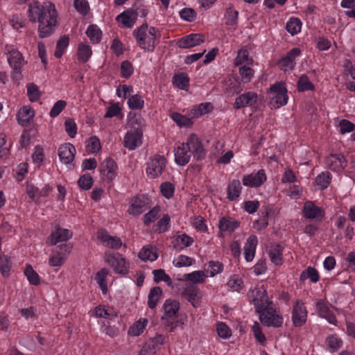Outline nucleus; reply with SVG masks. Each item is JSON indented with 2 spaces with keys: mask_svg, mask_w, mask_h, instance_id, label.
Wrapping results in <instances>:
<instances>
[{
  "mask_svg": "<svg viewBox=\"0 0 355 355\" xmlns=\"http://www.w3.org/2000/svg\"><path fill=\"white\" fill-rule=\"evenodd\" d=\"M72 232L67 229L58 228L48 237L46 243L51 246L58 242L67 241L72 237Z\"/></svg>",
  "mask_w": 355,
  "mask_h": 355,
  "instance_id": "nucleus-13",
  "label": "nucleus"
},
{
  "mask_svg": "<svg viewBox=\"0 0 355 355\" xmlns=\"http://www.w3.org/2000/svg\"><path fill=\"white\" fill-rule=\"evenodd\" d=\"M138 13L133 8H130L119 14L116 20L121 22L124 27L132 28L136 22Z\"/></svg>",
  "mask_w": 355,
  "mask_h": 355,
  "instance_id": "nucleus-20",
  "label": "nucleus"
},
{
  "mask_svg": "<svg viewBox=\"0 0 355 355\" xmlns=\"http://www.w3.org/2000/svg\"><path fill=\"white\" fill-rule=\"evenodd\" d=\"M12 263L10 261V258L3 255L1 257L0 259V270L3 277H8L9 275V272L11 269Z\"/></svg>",
  "mask_w": 355,
  "mask_h": 355,
  "instance_id": "nucleus-55",
  "label": "nucleus"
},
{
  "mask_svg": "<svg viewBox=\"0 0 355 355\" xmlns=\"http://www.w3.org/2000/svg\"><path fill=\"white\" fill-rule=\"evenodd\" d=\"M193 243V239L186 234L179 235L175 240L174 246L180 250L190 246Z\"/></svg>",
  "mask_w": 355,
  "mask_h": 355,
  "instance_id": "nucleus-39",
  "label": "nucleus"
},
{
  "mask_svg": "<svg viewBox=\"0 0 355 355\" xmlns=\"http://www.w3.org/2000/svg\"><path fill=\"white\" fill-rule=\"evenodd\" d=\"M166 164V159L163 155H155L150 158L146 169L148 177L153 179L162 175Z\"/></svg>",
  "mask_w": 355,
  "mask_h": 355,
  "instance_id": "nucleus-5",
  "label": "nucleus"
},
{
  "mask_svg": "<svg viewBox=\"0 0 355 355\" xmlns=\"http://www.w3.org/2000/svg\"><path fill=\"white\" fill-rule=\"evenodd\" d=\"M241 189L240 181L239 180H233L228 184L227 198L231 201L236 199L240 196Z\"/></svg>",
  "mask_w": 355,
  "mask_h": 355,
  "instance_id": "nucleus-34",
  "label": "nucleus"
},
{
  "mask_svg": "<svg viewBox=\"0 0 355 355\" xmlns=\"http://www.w3.org/2000/svg\"><path fill=\"white\" fill-rule=\"evenodd\" d=\"M257 313L259 314L260 321L265 326L276 328L282 326V317L276 314V311L272 307L264 309L263 311H259Z\"/></svg>",
  "mask_w": 355,
  "mask_h": 355,
  "instance_id": "nucleus-6",
  "label": "nucleus"
},
{
  "mask_svg": "<svg viewBox=\"0 0 355 355\" xmlns=\"http://www.w3.org/2000/svg\"><path fill=\"white\" fill-rule=\"evenodd\" d=\"M128 105L131 110H141L144 106V101L139 94H135L129 98Z\"/></svg>",
  "mask_w": 355,
  "mask_h": 355,
  "instance_id": "nucleus-53",
  "label": "nucleus"
},
{
  "mask_svg": "<svg viewBox=\"0 0 355 355\" xmlns=\"http://www.w3.org/2000/svg\"><path fill=\"white\" fill-rule=\"evenodd\" d=\"M266 180V175L263 169L259 170L257 173L245 175L243 177L242 182L244 186L250 187H260Z\"/></svg>",
  "mask_w": 355,
  "mask_h": 355,
  "instance_id": "nucleus-11",
  "label": "nucleus"
},
{
  "mask_svg": "<svg viewBox=\"0 0 355 355\" xmlns=\"http://www.w3.org/2000/svg\"><path fill=\"white\" fill-rule=\"evenodd\" d=\"M199 288L194 284H191L184 288L182 295L193 307H196L198 303Z\"/></svg>",
  "mask_w": 355,
  "mask_h": 355,
  "instance_id": "nucleus-27",
  "label": "nucleus"
},
{
  "mask_svg": "<svg viewBox=\"0 0 355 355\" xmlns=\"http://www.w3.org/2000/svg\"><path fill=\"white\" fill-rule=\"evenodd\" d=\"M270 261L275 265H282L283 262L282 248L280 245L272 243L267 247Z\"/></svg>",
  "mask_w": 355,
  "mask_h": 355,
  "instance_id": "nucleus-25",
  "label": "nucleus"
},
{
  "mask_svg": "<svg viewBox=\"0 0 355 355\" xmlns=\"http://www.w3.org/2000/svg\"><path fill=\"white\" fill-rule=\"evenodd\" d=\"M257 243V237L255 235H250L244 247L245 259L247 261H251L253 259Z\"/></svg>",
  "mask_w": 355,
  "mask_h": 355,
  "instance_id": "nucleus-28",
  "label": "nucleus"
},
{
  "mask_svg": "<svg viewBox=\"0 0 355 355\" xmlns=\"http://www.w3.org/2000/svg\"><path fill=\"white\" fill-rule=\"evenodd\" d=\"M146 209V201L145 198L144 196H136L132 199L128 211L130 214L137 216Z\"/></svg>",
  "mask_w": 355,
  "mask_h": 355,
  "instance_id": "nucleus-22",
  "label": "nucleus"
},
{
  "mask_svg": "<svg viewBox=\"0 0 355 355\" xmlns=\"http://www.w3.org/2000/svg\"><path fill=\"white\" fill-rule=\"evenodd\" d=\"M130 121L134 130L137 132L142 130L143 127L145 125L144 119L140 115H137L135 113L132 114Z\"/></svg>",
  "mask_w": 355,
  "mask_h": 355,
  "instance_id": "nucleus-59",
  "label": "nucleus"
},
{
  "mask_svg": "<svg viewBox=\"0 0 355 355\" xmlns=\"http://www.w3.org/2000/svg\"><path fill=\"white\" fill-rule=\"evenodd\" d=\"M78 60L83 63L87 62L92 55V49L88 44H80L78 48Z\"/></svg>",
  "mask_w": 355,
  "mask_h": 355,
  "instance_id": "nucleus-36",
  "label": "nucleus"
},
{
  "mask_svg": "<svg viewBox=\"0 0 355 355\" xmlns=\"http://www.w3.org/2000/svg\"><path fill=\"white\" fill-rule=\"evenodd\" d=\"M239 12L234 9L232 4H229L226 8V24L234 26L237 24Z\"/></svg>",
  "mask_w": 355,
  "mask_h": 355,
  "instance_id": "nucleus-47",
  "label": "nucleus"
},
{
  "mask_svg": "<svg viewBox=\"0 0 355 355\" xmlns=\"http://www.w3.org/2000/svg\"><path fill=\"white\" fill-rule=\"evenodd\" d=\"M65 131L68 135L73 138L77 133L76 123L73 119H67L64 122Z\"/></svg>",
  "mask_w": 355,
  "mask_h": 355,
  "instance_id": "nucleus-61",
  "label": "nucleus"
},
{
  "mask_svg": "<svg viewBox=\"0 0 355 355\" xmlns=\"http://www.w3.org/2000/svg\"><path fill=\"white\" fill-rule=\"evenodd\" d=\"M205 39L204 35L192 33L179 39L177 46L181 49H189L203 43Z\"/></svg>",
  "mask_w": 355,
  "mask_h": 355,
  "instance_id": "nucleus-9",
  "label": "nucleus"
},
{
  "mask_svg": "<svg viewBox=\"0 0 355 355\" xmlns=\"http://www.w3.org/2000/svg\"><path fill=\"white\" fill-rule=\"evenodd\" d=\"M8 62L13 69H21L24 64L22 54L16 49H12L8 53Z\"/></svg>",
  "mask_w": 355,
  "mask_h": 355,
  "instance_id": "nucleus-30",
  "label": "nucleus"
},
{
  "mask_svg": "<svg viewBox=\"0 0 355 355\" xmlns=\"http://www.w3.org/2000/svg\"><path fill=\"white\" fill-rule=\"evenodd\" d=\"M69 42V37L67 35L62 37L56 44V49L55 51V56L57 58H60L64 53L65 49L68 46Z\"/></svg>",
  "mask_w": 355,
  "mask_h": 355,
  "instance_id": "nucleus-49",
  "label": "nucleus"
},
{
  "mask_svg": "<svg viewBox=\"0 0 355 355\" xmlns=\"http://www.w3.org/2000/svg\"><path fill=\"white\" fill-rule=\"evenodd\" d=\"M300 278L301 281L310 279L311 282L315 283L319 280V275L315 268L309 266L301 273Z\"/></svg>",
  "mask_w": 355,
  "mask_h": 355,
  "instance_id": "nucleus-41",
  "label": "nucleus"
},
{
  "mask_svg": "<svg viewBox=\"0 0 355 355\" xmlns=\"http://www.w3.org/2000/svg\"><path fill=\"white\" fill-rule=\"evenodd\" d=\"M256 306V311H263L264 309L271 307L272 302L268 300L267 291L266 289L259 290L257 292L256 297L253 299Z\"/></svg>",
  "mask_w": 355,
  "mask_h": 355,
  "instance_id": "nucleus-24",
  "label": "nucleus"
},
{
  "mask_svg": "<svg viewBox=\"0 0 355 355\" xmlns=\"http://www.w3.org/2000/svg\"><path fill=\"white\" fill-rule=\"evenodd\" d=\"M297 86L299 92L313 91L315 89L314 85L309 80L306 75H303L299 78Z\"/></svg>",
  "mask_w": 355,
  "mask_h": 355,
  "instance_id": "nucleus-50",
  "label": "nucleus"
},
{
  "mask_svg": "<svg viewBox=\"0 0 355 355\" xmlns=\"http://www.w3.org/2000/svg\"><path fill=\"white\" fill-rule=\"evenodd\" d=\"M92 177L89 173L81 175L78 180V186L84 190H89L92 187Z\"/></svg>",
  "mask_w": 355,
  "mask_h": 355,
  "instance_id": "nucleus-57",
  "label": "nucleus"
},
{
  "mask_svg": "<svg viewBox=\"0 0 355 355\" xmlns=\"http://www.w3.org/2000/svg\"><path fill=\"white\" fill-rule=\"evenodd\" d=\"M239 226L238 221H232L223 217L219 221V229L220 231H230L233 232Z\"/></svg>",
  "mask_w": 355,
  "mask_h": 355,
  "instance_id": "nucleus-42",
  "label": "nucleus"
},
{
  "mask_svg": "<svg viewBox=\"0 0 355 355\" xmlns=\"http://www.w3.org/2000/svg\"><path fill=\"white\" fill-rule=\"evenodd\" d=\"M186 146L189 147L191 154L193 155V158L200 161L205 157L206 152L203 148V145L196 134H191L185 143Z\"/></svg>",
  "mask_w": 355,
  "mask_h": 355,
  "instance_id": "nucleus-7",
  "label": "nucleus"
},
{
  "mask_svg": "<svg viewBox=\"0 0 355 355\" xmlns=\"http://www.w3.org/2000/svg\"><path fill=\"white\" fill-rule=\"evenodd\" d=\"M171 118L180 127H189L193 124L191 119L178 112L172 113Z\"/></svg>",
  "mask_w": 355,
  "mask_h": 355,
  "instance_id": "nucleus-48",
  "label": "nucleus"
},
{
  "mask_svg": "<svg viewBox=\"0 0 355 355\" xmlns=\"http://www.w3.org/2000/svg\"><path fill=\"white\" fill-rule=\"evenodd\" d=\"M307 311L304 303L297 300L293 306L292 312V320L295 327H301L306 323Z\"/></svg>",
  "mask_w": 355,
  "mask_h": 355,
  "instance_id": "nucleus-8",
  "label": "nucleus"
},
{
  "mask_svg": "<svg viewBox=\"0 0 355 355\" xmlns=\"http://www.w3.org/2000/svg\"><path fill=\"white\" fill-rule=\"evenodd\" d=\"M180 17L187 21H193L196 18V12L193 8H185L180 11Z\"/></svg>",
  "mask_w": 355,
  "mask_h": 355,
  "instance_id": "nucleus-60",
  "label": "nucleus"
},
{
  "mask_svg": "<svg viewBox=\"0 0 355 355\" xmlns=\"http://www.w3.org/2000/svg\"><path fill=\"white\" fill-rule=\"evenodd\" d=\"M160 211V207L157 205L154 207L150 211L144 215V223L145 225H148L157 218L158 213Z\"/></svg>",
  "mask_w": 355,
  "mask_h": 355,
  "instance_id": "nucleus-62",
  "label": "nucleus"
},
{
  "mask_svg": "<svg viewBox=\"0 0 355 355\" xmlns=\"http://www.w3.org/2000/svg\"><path fill=\"white\" fill-rule=\"evenodd\" d=\"M148 26L145 21L141 26L133 31V36L135 37L137 43L140 48L146 51L153 52L157 44V38L150 36L147 38V30Z\"/></svg>",
  "mask_w": 355,
  "mask_h": 355,
  "instance_id": "nucleus-2",
  "label": "nucleus"
},
{
  "mask_svg": "<svg viewBox=\"0 0 355 355\" xmlns=\"http://www.w3.org/2000/svg\"><path fill=\"white\" fill-rule=\"evenodd\" d=\"M191 155L189 147L187 146L184 143L175 148V161L180 166L186 165L189 162Z\"/></svg>",
  "mask_w": 355,
  "mask_h": 355,
  "instance_id": "nucleus-21",
  "label": "nucleus"
},
{
  "mask_svg": "<svg viewBox=\"0 0 355 355\" xmlns=\"http://www.w3.org/2000/svg\"><path fill=\"white\" fill-rule=\"evenodd\" d=\"M302 22L298 18L292 17L286 23V28L287 31L291 35H294L299 33L301 30Z\"/></svg>",
  "mask_w": 355,
  "mask_h": 355,
  "instance_id": "nucleus-40",
  "label": "nucleus"
},
{
  "mask_svg": "<svg viewBox=\"0 0 355 355\" xmlns=\"http://www.w3.org/2000/svg\"><path fill=\"white\" fill-rule=\"evenodd\" d=\"M272 212V208L269 206L265 207L264 211H262L261 216L254 223L257 224V229L258 230H261L266 228L268 225V218L269 214Z\"/></svg>",
  "mask_w": 355,
  "mask_h": 355,
  "instance_id": "nucleus-43",
  "label": "nucleus"
},
{
  "mask_svg": "<svg viewBox=\"0 0 355 355\" xmlns=\"http://www.w3.org/2000/svg\"><path fill=\"white\" fill-rule=\"evenodd\" d=\"M162 293L163 291L159 286H155L150 290L148 295V306L149 309H153L156 307Z\"/></svg>",
  "mask_w": 355,
  "mask_h": 355,
  "instance_id": "nucleus-32",
  "label": "nucleus"
},
{
  "mask_svg": "<svg viewBox=\"0 0 355 355\" xmlns=\"http://www.w3.org/2000/svg\"><path fill=\"white\" fill-rule=\"evenodd\" d=\"M67 103L66 101L63 100H59L51 108L49 115L51 117L54 118L58 116L61 112L64 110V108L66 107Z\"/></svg>",
  "mask_w": 355,
  "mask_h": 355,
  "instance_id": "nucleus-63",
  "label": "nucleus"
},
{
  "mask_svg": "<svg viewBox=\"0 0 355 355\" xmlns=\"http://www.w3.org/2000/svg\"><path fill=\"white\" fill-rule=\"evenodd\" d=\"M331 180V175L329 172H322L316 177L315 182L321 189L324 190L329 187Z\"/></svg>",
  "mask_w": 355,
  "mask_h": 355,
  "instance_id": "nucleus-51",
  "label": "nucleus"
},
{
  "mask_svg": "<svg viewBox=\"0 0 355 355\" xmlns=\"http://www.w3.org/2000/svg\"><path fill=\"white\" fill-rule=\"evenodd\" d=\"M257 101V94L254 92H247L239 96L234 103V108L239 110L245 107L251 106Z\"/></svg>",
  "mask_w": 355,
  "mask_h": 355,
  "instance_id": "nucleus-17",
  "label": "nucleus"
},
{
  "mask_svg": "<svg viewBox=\"0 0 355 355\" xmlns=\"http://www.w3.org/2000/svg\"><path fill=\"white\" fill-rule=\"evenodd\" d=\"M347 160L342 154L331 153L326 159L327 167L334 171H340L347 166Z\"/></svg>",
  "mask_w": 355,
  "mask_h": 355,
  "instance_id": "nucleus-12",
  "label": "nucleus"
},
{
  "mask_svg": "<svg viewBox=\"0 0 355 355\" xmlns=\"http://www.w3.org/2000/svg\"><path fill=\"white\" fill-rule=\"evenodd\" d=\"M86 143V150L89 153H97L101 148L100 140L96 136L89 137Z\"/></svg>",
  "mask_w": 355,
  "mask_h": 355,
  "instance_id": "nucleus-44",
  "label": "nucleus"
},
{
  "mask_svg": "<svg viewBox=\"0 0 355 355\" xmlns=\"http://www.w3.org/2000/svg\"><path fill=\"white\" fill-rule=\"evenodd\" d=\"M172 82L175 87L180 89L187 90L189 87V78L186 73H175Z\"/></svg>",
  "mask_w": 355,
  "mask_h": 355,
  "instance_id": "nucleus-31",
  "label": "nucleus"
},
{
  "mask_svg": "<svg viewBox=\"0 0 355 355\" xmlns=\"http://www.w3.org/2000/svg\"><path fill=\"white\" fill-rule=\"evenodd\" d=\"M28 19L32 23L38 22V35L40 38L50 37L55 31L58 12L55 5L51 2L30 3L28 10Z\"/></svg>",
  "mask_w": 355,
  "mask_h": 355,
  "instance_id": "nucleus-1",
  "label": "nucleus"
},
{
  "mask_svg": "<svg viewBox=\"0 0 355 355\" xmlns=\"http://www.w3.org/2000/svg\"><path fill=\"white\" fill-rule=\"evenodd\" d=\"M147 324V319H140L130 327L128 330V334L135 336H139L144 331V329L146 328Z\"/></svg>",
  "mask_w": 355,
  "mask_h": 355,
  "instance_id": "nucleus-38",
  "label": "nucleus"
},
{
  "mask_svg": "<svg viewBox=\"0 0 355 355\" xmlns=\"http://www.w3.org/2000/svg\"><path fill=\"white\" fill-rule=\"evenodd\" d=\"M223 268V265L222 263L219 261H210L207 263V267L205 268L207 274L210 277H214V275L220 273Z\"/></svg>",
  "mask_w": 355,
  "mask_h": 355,
  "instance_id": "nucleus-45",
  "label": "nucleus"
},
{
  "mask_svg": "<svg viewBox=\"0 0 355 355\" xmlns=\"http://www.w3.org/2000/svg\"><path fill=\"white\" fill-rule=\"evenodd\" d=\"M270 92L274 94V96L271 98L270 101L271 108H279L287 103V90L283 83H277L272 85L270 88Z\"/></svg>",
  "mask_w": 355,
  "mask_h": 355,
  "instance_id": "nucleus-4",
  "label": "nucleus"
},
{
  "mask_svg": "<svg viewBox=\"0 0 355 355\" xmlns=\"http://www.w3.org/2000/svg\"><path fill=\"white\" fill-rule=\"evenodd\" d=\"M138 256L142 261L149 260L150 261H155L158 257L156 248L153 245L143 247Z\"/></svg>",
  "mask_w": 355,
  "mask_h": 355,
  "instance_id": "nucleus-33",
  "label": "nucleus"
},
{
  "mask_svg": "<svg viewBox=\"0 0 355 355\" xmlns=\"http://www.w3.org/2000/svg\"><path fill=\"white\" fill-rule=\"evenodd\" d=\"M27 93L32 102L37 101L41 96L38 87L34 83L27 85Z\"/></svg>",
  "mask_w": 355,
  "mask_h": 355,
  "instance_id": "nucleus-56",
  "label": "nucleus"
},
{
  "mask_svg": "<svg viewBox=\"0 0 355 355\" xmlns=\"http://www.w3.org/2000/svg\"><path fill=\"white\" fill-rule=\"evenodd\" d=\"M117 169L116 163L112 158H107L101 164L100 171L105 180L112 181L115 177Z\"/></svg>",
  "mask_w": 355,
  "mask_h": 355,
  "instance_id": "nucleus-14",
  "label": "nucleus"
},
{
  "mask_svg": "<svg viewBox=\"0 0 355 355\" xmlns=\"http://www.w3.org/2000/svg\"><path fill=\"white\" fill-rule=\"evenodd\" d=\"M105 261L110 265L115 272L121 275H127L129 272V262L123 257L122 254L116 253H105Z\"/></svg>",
  "mask_w": 355,
  "mask_h": 355,
  "instance_id": "nucleus-3",
  "label": "nucleus"
},
{
  "mask_svg": "<svg viewBox=\"0 0 355 355\" xmlns=\"http://www.w3.org/2000/svg\"><path fill=\"white\" fill-rule=\"evenodd\" d=\"M206 277L202 271H194L189 274L184 275L183 280L191 281L194 284L204 282V277Z\"/></svg>",
  "mask_w": 355,
  "mask_h": 355,
  "instance_id": "nucleus-54",
  "label": "nucleus"
},
{
  "mask_svg": "<svg viewBox=\"0 0 355 355\" xmlns=\"http://www.w3.org/2000/svg\"><path fill=\"white\" fill-rule=\"evenodd\" d=\"M300 53L301 51L299 48H293L290 50L286 56L282 58L278 62L282 69L285 71L287 69L293 70L295 65V58L300 55Z\"/></svg>",
  "mask_w": 355,
  "mask_h": 355,
  "instance_id": "nucleus-15",
  "label": "nucleus"
},
{
  "mask_svg": "<svg viewBox=\"0 0 355 355\" xmlns=\"http://www.w3.org/2000/svg\"><path fill=\"white\" fill-rule=\"evenodd\" d=\"M174 190V185L169 182H165L160 186V191L162 196L167 199L171 198L173 196Z\"/></svg>",
  "mask_w": 355,
  "mask_h": 355,
  "instance_id": "nucleus-58",
  "label": "nucleus"
},
{
  "mask_svg": "<svg viewBox=\"0 0 355 355\" xmlns=\"http://www.w3.org/2000/svg\"><path fill=\"white\" fill-rule=\"evenodd\" d=\"M98 238L104 245L112 249H119L122 245L120 238L108 235L106 231L98 235Z\"/></svg>",
  "mask_w": 355,
  "mask_h": 355,
  "instance_id": "nucleus-26",
  "label": "nucleus"
},
{
  "mask_svg": "<svg viewBox=\"0 0 355 355\" xmlns=\"http://www.w3.org/2000/svg\"><path fill=\"white\" fill-rule=\"evenodd\" d=\"M35 115L34 110L30 106H24L17 113L18 123L22 126H26Z\"/></svg>",
  "mask_w": 355,
  "mask_h": 355,
  "instance_id": "nucleus-29",
  "label": "nucleus"
},
{
  "mask_svg": "<svg viewBox=\"0 0 355 355\" xmlns=\"http://www.w3.org/2000/svg\"><path fill=\"white\" fill-rule=\"evenodd\" d=\"M143 130L128 132L124 137V146L132 150L141 144Z\"/></svg>",
  "mask_w": 355,
  "mask_h": 355,
  "instance_id": "nucleus-18",
  "label": "nucleus"
},
{
  "mask_svg": "<svg viewBox=\"0 0 355 355\" xmlns=\"http://www.w3.org/2000/svg\"><path fill=\"white\" fill-rule=\"evenodd\" d=\"M86 35L93 44H98L101 42L102 31L96 24H91L87 29Z\"/></svg>",
  "mask_w": 355,
  "mask_h": 355,
  "instance_id": "nucleus-35",
  "label": "nucleus"
},
{
  "mask_svg": "<svg viewBox=\"0 0 355 355\" xmlns=\"http://www.w3.org/2000/svg\"><path fill=\"white\" fill-rule=\"evenodd\" d=\"M170 216L168 214H164L163 217L157 222V228L156 229V231H158L159 233L167 231L170 226Z\"/></svg>",
  "mask_w": 355,
  "mask_h": 355,
  "instance_id": "nucleus-64",
  "label": "nucleus"
},
{
  "mask_svg": "<svg viewBox=\"0 0 355 355\" xmlns=\"http://www.w3.org/2000/svg\"><path fill=\"white\" fill-rule=\"evenodd\" d=\"M108 270L106 268L101 269L96 275L95 279L96 282L98 283L102 292L105 294L107 292V286L105 282V278L108 275Z\"/></svg>",
  "mask_w": 355,
  "mask_h": 355,
  "instance_id": "nucleus-46",
  "label": "nucleus"
},
{
  "mask_svg": "<svg viewBox=\"0 0 355 355\" xmlns=\"http://www.w3.org/2000/svg\"><path fill=\"white\" fill-rule=\"evenodd\" d=\"M326 343L328 345L330 351L331 352H335L342 346L343 340L336 335H330L327 338Z\"/></svg>",
  "mask_w": 355,
  "mask_h": 355,
  "instance_id": "nucleus-52",
  "label": "nucleus"
},
{
  "mask_svg": "<svg viewBox=\"0 0 355 355\" xmlns=\"http://www.w3.org/2000/svg\"><path fill=\"white\" fill-rule=\"evenodd\" d=\"M302 214L304 218L309 219L322 220L324 216L323 209L316 206L311 201H306L304 203Z\"/></svg>",
  "mask_w": 355,
  "mask_h": 355,
  "instance_id": "nucleus-10",
  "label": "nucleus"
},
{
  "mask_svg": "<svg viewBox=\"0 0 355 355\" xmlns=\"http://www.w3.org/2000/svg\"><path fill=\"white\" fill-rule=\"evenodd\" d=\"M24 275L31 284L34 286L40 284V278L39 275L34 270L33 268L30 264L26 265L24 270Z\"/></svg>",
  "mask_w": 355,
  "mask_h": 355,
  "instance_id": "nucleus-37",
  "label": "nucleus"
},
{
  "mask_svg": "<svg viewBox=\"0 0 355 355\" xmlns=\"http://www.w3.org/2000/svg\"><path fill=\"white\" fill-rule=\"evenodd\" d=\"M75 154L76 148L69 143L61 145L58 148L59 157L66 164H70L73 161Z\"/></svg>",
  "mask_w": 355,
  "mask_h": 355,
  "instance_id": "nucleus-19",
  "label": "nucleus"
},
{
  "mask_svg": "<svg viewBox=\"0 0 355 355\" xmlns=\"http://www.w3.org/2000/svg\"><path fill=\"white\" fill-rule=\"evenodd\" d=\"M316 307L320 317L325 318L330 324H336V316L323 300H319Z\"/></svg>",
  "mask_w": 355,
  "mask_h": 355,
  "instance_id": "nucleus-23",
  "label": "nucleus"
},
{
  "mask_svg": "<svg viewBox=\"0 0 355 355\" xmlns=\"http://www.w3.org/2000/svg\"><path fill=\"white\" fill-rule=\"evenodd\" d=\"M180 302L178 300L168 299L163 304V309L164 311L162 320L173 319L178 316L180 309Z\"/></svg>",
  "mask_w": 355,
  "mask_h": 355,
  "instance_id": "nucleus-16",
  "label": "nucleus"
}]
</instances>
